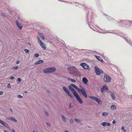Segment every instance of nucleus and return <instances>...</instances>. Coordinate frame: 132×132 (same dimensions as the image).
I'll return each instance as SVG.
<instances>
[{
    "instance_id": "obj_58",
    "label": "nucleus",
    "mask_w": 132,
    "mask_h": 132,
    "mask_svg": "<svg viewBox=\"0 0 132 132\" xmlns=\"http://www.w3.org/2000/svg\"><path fill=\"white\" fill-rule=\"evenodd\" d=\"M55 132H56V131H55Z\"/></svg>"
},
{
    "instance_id": "obj_43",
    "label": "nucleus",
    "mask_w": 132,
    "mask_h": 132,
    "mask_svg": "<svg viewBox=\"0 0 132 132\" xmlns=\"http://www.w3.org/2000/svg\"><path fill=\"white\" fill-rule=\"evenodd\" d=\"M3 93V92L2 91H0V95H2Z\"/></svg>"
},
{
    "instance_id": "obj_46",
    "label": "nucleus",
    "mask_w": 132,
    "mask_h": 132,
    "mask_svg": "<svg viewBox=\"0 0 132 132\" xmlns=\"http://www.w3.org/2000/svg\"><path fill=\"white\" fill-rule=\"evenodd\" d=\"M14 77L13 76H12L10 78L11 79H14Z\"/></svg>"
},
{
    "instance_id": "obj_49",
    "label": "nucleus",
    "mask_w": 132,
    "mask_h": 132,
    "mask_svg": "<svg viewBox=\"0 0 132 132\" xmlns=\"http://www.w3.org/2000/svg\"><path fill=\"white\" fill-rule=\"evenodd\" d=\"M124 128H125L124 127H123V126H122V127H121V129L122 130H124Z\"/></svg>"
},
{
    "instance_id": "obj_50",
    "label": "nucleus",
    "mask_w": 132,
    "mask_h": 132,
    "mask_svg": "<svg viewBox=\"0 0 132 132\" xmlns=\"http://www.w3.org/2000/svg\"><path fill=\"white\" fill-rule=\"evenodd\" d=\"M12 132H15L14 130L13 129H12Z\"/></svg>"
},
{
    "instance_id": "obj_56",
    "label": "nucleus",
    "mask_w": 132,
    "mask_h": 132,
    "mask_svg": "<svg viewBox=\"0 0 132 132\" xmlns=\"http://www.w3.org/2000/svg\"><path fill=\"white\" fill-rule=\"evenodd\" d=\"M28 44H30V43H28Z\"/></svg>"
},
{
    "instance_id": "obj_15",
    "label": "nucleus",
    "mask_w": 132,
    "mask_h": 132,
    "mask_svg": "<svg viewBox=\"0 0 132 132\" xmlns=\"http://www.w3.org/2000/svg\"><path fill=\"white\" fill-rule=\"evenodd\" d=\"M82 81L84 84H86L88 81L86 77H84L82 79Z\"/></svg>"
},
{
    "instance_id": "obj_41",
    "label": "nucleus",
    "mask_w": 132,
    "mask_h": 132,
    "mask_svg": "<svg viewBox=\"0 0 132 132\" xmlns=\"http://www.w3.org/2000/svg\"><path fill=\"white\" fill-rule=\"evenodd\" d=\"M130 42H129V41H128V42H129V44H130L131 46H132V42L131 41H130Z\"/></svg>"
},
{
    "instance_id": "obj_4",
    "label": "nucleus",
    "mask_w": 132,
    "mask_h": 132,
    "mask_svg": "<svg viewBox=\"0 0 132 132\" xmlns=\"http://www.w3.org/2000/svg\"><path fill=\"white\" fill-rule=\"evenodd\" d=\"M88 97L98 102L99 104H102V101L100 99L96 97L93 96H89Z\"/></svg>"
},
{
    "instance_id": "obj_53",
    "label": "nucleus",
    "mask_w": 132,
    "mask_h": 132,
    "mask_svg": "<svg viewBox=\"0 0 132 132\" xmlns=\"http://www.w3.org/2000/svg\"><path fill=\"white\" fill-rule=\"evenodd\" d=\"M4 132H8L6 130H4Z\"/></svg>"
},
{
    "instance_id": "obj_2",
    "label": "nucleus",
    "mask_w": 132,
    "mask_h": 132,
    "mask_svg": "<svg viewBox=\"0 0 132 132\" xmlns=\"http://www.w3.org/2000/svg\"><path fill=\"white\" fill-rule=\"evenodd\" d=\"M56 68L55 67H52L44 69L43 72L45 73H48L54 72Z\"/></svg>"
},
{
    "instance_id": "obj_9",
    "label": "nucleus",
    "mask_w": 132,
    "mask_h": 132,
    "mask_svg": "<svg viewBox=\"0 0 132 132\" xmlns=\"http://www.w3.org/2000/svg\"><path fill=\"white\" fill-rule=\"evenodd\" d=\"M80 65L85 69H88L89 68V65L85 63H81Z\"/></svg>"
},
{
    "instance_id": "obj_37",
    "label": "nucleus",
    "mask_w": 132,
    "mask_h": 132,
    "mask_svg": "<svg viewBox=\"0 0 132 132\" xmlns=\"http://www.w3.org/2000/svg\"><path fill=\"white\" fill-rule=\"evenodd\" d=\"M7 87L8 88H11V85L10 84H8L7 85Z\"/></svg>"
},
{
    "instance_id": "obj_52",
    "label": "nucleus",
    "mask_w": 132,
    "mask_h": 132,
    "mask_svg": "<svg viewBox=\"0 0 132 132\" xmlns=\"http://www.w3.org/2000/svg\"><path fill=\"white\" fill-rule=\"evenodd\" d=\"M10 110L12 112H13V110H12L11 108H10Z\"/></svg>"
},
{
    "instance_id": "obj_3",
    "label": "nucleus",
    "mask_w": 132,
    "mask_h": 132,
    "mask_svg": "<svg viewBox=\"0 0 132 132\" xmlns=\"http://www.w3.org/2000/svg\"><path fill=\"white\" fill-rule=\"evenodd\" d=\"M95 71L96 74L98 75H100L101 73H103L104 72L102 70L97 67H95Z\"/></svg>"
},
{
    "instance_id": "obj_30",
    "label": "nucleus",
    "mask_w": 132,
    "mask_h": 132,
    "mask_svg": "<svg viewBox=\"0 0 132 132\" xmlns=\"http://www.w3.org/2000/svg\"><path fill=\"white\" fill-rule=\"evenodd\" d=\"M24 51L26 53H28L29 52V50L27 49H25Z\"/></svg>"
},
{
    "instance_id": "obj_34",
    "label": "nucleus",
    "mask_w": 132,
    "mask_h": 132,
    "mask_svg": "<svg viewBox=\"0 0 132 132\" xmlns=\"http://www.w3.org/2000/svg\"><path fill=\"white\" fill-rule=\"evenodd\" d=\"M21 80V79L20 78H18L17 79V81L19 82H20Z\"/></svg>"
},
{
    "instance_id": "obj_44",
    "label": "nucleus",
    "mask_w": 132,
    "mask_h": 132,
    "mask_svg": "<svg viewBox=\"0 0 132 132\" xmlns=\"http://www.w3.org/2000/svg\"><path fill=\"white\" fill-rule=\"evenodd\" d=\"M116 123V121L115 120H114L112 122V123L113 124H115Z\"/></svg>"
},
{
    "instance_id": "obj_45",
    "label": "nucleus",
    "mask_w": 132,
    "mask_h": 132,
    "mask_svg": "<svg viewBox=\"0 0 132 132\" xmlns=\"http://www.w3.org/2000/svg\"><path fill=\"white\" fill-rule=\"evenodd\" d=\"M71 79H71V78H69H69H67V80H70L71 81Z\"/></svg>"
},
{
    "instance_id": "obj_38",
    "label": "nucleus",
    "mask_w": 132,
    "mask_h": 132,
    "mask_svg": "<svg viewBox=\"0 0 132 132\" xmlns=\"http://www.w3.org/2000/svg\"><path fill=\"white\" fill-rule=\"evenodd\" d=\"M72 107L73 106H71V104L70 103L69 105V109H71V108H72Z\"/></svg>"
},
{
    "instance_id": "obj_32",
    "label": "nucleus",
    "mask_w": 132,
    "mask_h": 132,
    "mask_svg": "<svg viewBox=\"0 0 132 132\" xmlns=\"http://www.w3.org/2000/svg\"><path fill=\"white\" fill-rule=\"evenodd\" d=\"M13 68L14 70L17 69L18 68V66H17L16 67H13Z\"/></svg>"
},
{
    "instance_id": "obj_12",
    "label": "nucleus",
    "mask_w": 132,
    "mask_h": 132,
    "mask_svg": "<svg viewBox=\"0 0 132 132\" xmlns=\"http://www.w3.org/2000/svg\"><path fill=\"white\" fill-rule=\"evenodd\" d=\"M0 123L6 127H8V124L1 120H0Z\"/></svg>"
},
{
    "instance_id": "obj_39",
    "label": "nucleus",
    "mask_w": 132,
    "mask_h": 132,
    "mask_svg": "<svg viewBox=\"0 0 132 132\" xmlns=\"http://www.w3.org/2000/svg\"><path fill=\"white\" fill-rule=\"evenodd\" d=\"M47 125V126H51V124L50 123H48L47 122H46V123Z\"/></svg>"
},
{
    "instance_id": "obj_35",
    "label": "nucleus",
    "mask_w": 132,
    "mask_h": 132,
    "mask_svg": "<svg viewBox=\"0 0 132 132\" xmlns=\"http://www.w3.org/2000/svg\"><path fill=\"white\" fill-rule=\"evenodd\" d=\"M34 55L36 57H38L39 56V54L38 53L35 54Z\"/></svg>"
},
{
    "instance_id": "obj_11",
    "label": "nucleus",
    "mask_w": 132,
    "mask_h": 132,
    "mask_svg": "<svg viewBox=\"0 0 132 132\" xmlns=\"http://www.w3.org/2000/svg\"><path fill=\"white\" fill-rule=\"evenodd\" d=\"M68 88L73 93V95L76 93H77L75 90L70 86H69Z\"/></svg>"
},
{
    "instance_id": "obj_22",
    "label": "nucleus",
    "mask_w": 132,
    "mask_h": 132,
    "mask_svg": "<svg viewBox=\"0 0 132 132\" xmlns=\"http://www.w3.org/2000/svg\"><path fill=\"white\" fill-rule=\"evenodd\" d=\"M109 114V113L108 112H103L102 114V116L104 117L107 116Z\"/></svg>"
},
{
    "instance_id": "obj_42",
    "label": "nucleus",
    "mask_w": 132,
    "mask_h": 132,
    "mask_svg": "<svg viewBox=\"0 0 132 132\" xmlns=\"http://www.w3.org/2000/svg\"><path fill=\"white\" fill-rule=\"evenodd\" d=\"M45 115L46 116H48V113H47V112H45Z\"/></svg>"
},
{
    "instance_id": "obj_21",
    "label": "nucleus",
    "mask_w": 132,
    "mask_h": 132,
    "mask_svg": "<svg viewBox=\"0 0 132 132\" xmlns=\"http://www.w3.org/2000/svg\"><path fill=\"white\" fill-rule=\"evenodd\" d=\"M63 89L64 90L66 93H67V92H69V91L68 89H67L66 87L65 86L63 87Z\"/></svg>"
},
{
    "instance_id": "obj_13",
    "label": "nucleus",
    "mask_w": 132,
    "mask_h": 132,
    "mask_svg": "<svg viewBox=\"0 0 132 132\" xmlns=\"http://www.w3.org/2000/svg\"><path fill=\"white\" fill-rule=\"evenodd\" d=\"M81 92L82 93V95H83V96L86 98H87V95L86 92L84 90H82L81 91Z\"/></svg>"
},
{
    "instance_id": "obj_20",
    "label": "nucleus",
    "mask_w": 132,
    "mask_h": 132,
    "mask_svg": "<svg viewBox=\"0 0 132 132\" xmlns=\"http://www.w3.org/2000/svg\"><path fill=\"white\" fill-rule=\"evenodd\" d=\"M43 60H40L37 62H36L35 63V64H36L37 65L38 64H40L41 63H43Z\"/></svg>"
},
{
    "instance_id": "obj_14",
    "label": "nucleus",
    "mask_w": 132,
    "mask_h": 132,
    "mask_svg": "<svg viewBox=\"0 0 132 132\" xmlns=\"http://www.w3.org/2000/svg\"><path fill=\"white\" fill-rule=\"evenodd\" d=\"M101 125L103 126H105L107 125L108 127L110 126V123L106 122H104L101 123Z\"/></svg>"
},
{
    "instance_id": "obj_19",
    "label": "nucleus",
    "mask_w": 132,
    "mask_h": 132,
    "mask_svg": "<svg viewBox=\"0 0 132 132\" xmlns=\"http://www.w3.org/2000/svg\"><path fill=\"white\" fill-rule=\"evenodd\" d=\"M110 94L112 99L113 100H114L115 99V97L114 92H111Z\"/></svg>"
},
{
    "instance_id": "obj_23",
    "label": "nucleus",
    "mask_w": 132,
    "mask_h": 132,
    "mask_svg": "<svg viewBox=\"0 0 132 132\" xmlns=\"http://www.w3.org/2000/svg\"><path fill=\"white\" fill-rule=\"evenodd\" d=\"M111 109L113 110H115L116 109V107L115 105H112L111 106Z\"/></svg>"
},
{
    "instance_id": "obj_27",
    "label": "nucleus",
    "mask_w": 132,
    "mask_h": 132,
    "mask_svg": "<svg viewBox=\"0 0 132 132\" xmlns=\"http://www.w3.org/2000/svg\"><path fill=\"white\" fill-rule=\"evenodd\" d=\"M70 122L71 124H72L73 123V119L71 118L70 120Z\"/></svg>"
},
{
    "instance_id": "obj_1",
    "label": "nucleus",
    "mask_w": 132,
    "mask_h": 132,
    "mask_svg": "<svg viewBox=\"0 0 132 132\" xmlns=\"http://www.w3.org/2000/svg\"><path fill=\"white\" fill-rule=\"evenodd\" d=\"M67 69L69 73L71 74L74 73L78 71V70L76 67L73 66L68 67Z\"/></svg>"
},
{
    "instance_id": "obj_28",
    "label": "nucleus",
    "mask_w": 132,
    "mask_h": 132,
    "mask_svg": "<svg viewBox=\"0 0 132 132\" xmlns=\"http://www.w3.org/2000/svg\"><path fill=\"white\" fill-rule=\"evenodd\" d=\"M71 86L73 87L75 89H76V88H77V86L74 84H71Z\"/></svg>"
},
{
    "instance_id": "obj_6",
    "label": "nucleus",
    "mask_w": 132,
    "mask_h": 132,
    "mask_svg": "<svg viewBox=\"0 0 132 132\" xmlns=\"http://www.w3.org/2000/svg\"><path fill=\"white\" fill-rule=\"evenodd\" d=\"M110 77L106 73H105L104 78L103 79L104 81L106 82H109L111 80Z\"/></svg>"
},
{
    "instance_id": "obj_31",
    "label": "nucleus",
    "mask_w": 132,
    "mask_h": 132,
    "mask_svg": "<svg viewBox=\"0 0 132 132\" xmlns=\"http://www.w3.org/2000/svg\"><path fill=\"white\" fill-rule=\"evenodd\" d=\"M79 87L80 88V89L81 91L82 90H84V89L82 87V86H81L80 85L79 86Z\"/></svg>"
},
{
    "instance_id": "obj_55",
    "label": "nucleus",
    "mask_w": 132,
    "mask_h": 132,
    "mask_svg": "<svg viewBox=\"0 0 132 132\" xmlns=\"http://www.w3.org/2000/svg\"><path fill=\"white\" fill-rule=\"evenodd\" d=\"M32 132H35V131H33ZM37 132H38V131H37Z\"/></svg>"
},
{
    "instance_id": "obj_17",
    "label": "nucleus",
    "mask_w": 132,
    "mask_h": 132,
    "mask_svg": "<svg viewBox=\"0 0 132 132\" xmlns=\"http://www.w3.org/2000/svg\"><path fill=\"white\" fill-rule=\"evenodd\" d=\"M94 56L96 58V59L100 61H101L102 62H103V59L102 58H101L100 56H97L96 55H94Z\"/></svg>"
},
{
    "instance_id": "obj_7",
    "label": "nucleus",
    "mask_w": 132,
    "mask_h": 132,
    "mask_svg": "<svg viewBox=\"0 0 132 132\" xmlns=\"http://www.w3.org/2000/svg\"><path fill=\"white\" fill-rule=\"evenodd\" d=\"M74 96L76 98L77 100L79 103L81 104L82 103L83 101L82 99L77 93H75L74 94Z\"/></svg>"
},
{
    "instance_id": "obj_8",
    "label": "nucleus",
    "mask_w": 132,
    "mask_h": 132,
    "mask_svg": "<svg viewBox=\"0 0 132 132\" xmlns=\"http://www.w3.org/2000/svg\"><path fill=\"white\" fill-rule=\"evenodd\" d=\"M38 41L39 42V44L45 50L46 48L45 45L43 44V43L40 40L39 37H38Z\"/></svg>"
},
{
    "instance_id": "obj_51",
    "label": "nucleus",
    "mask_w": 132,
    "mask_h": 132,
    "mask_svg": "<svg viewBox=\"0 0 132 132\" xmlns=\"http://www.w3.org/2000/svg\"><path fill=\"white\" fill-rule=\"evenodd\" d=\"M24 93H27V91H25L24 92Z\"/></svg>"
},
{
    "instance_id": "obj_18",
    "label": "nucleus",
    "mask_w": 132,
    "mask_h": 132,
    "mask_svg": "<svg viewBox=\"0 0 132 132\" xmlns=\"http://www.w3.org/2000/svg\"><path fill=\"white\" fill-rule=\"evenodd\" d=\"M8 120H13L15 122H17V120L15 119L13 117H9L8 118Z\"/></svg>"
},
{
    "instance_id": "obj_57",
    "label": "nucleus",
    "mask_w": 132,
    "mask_h": 132,
    "mask_svg": "<svg viewBox=\"0 0 132 132\" xmlns=\"http://www.w3.org/2000/svg\"><path fill=\"white\" fill-rule=\"evenodd\" d=\"M81 124L82 125V123H81Z\"/></svg>"
},
{
    "instance_id": "obj_16",
    "label": "nucleus",
    "mask_w": 132,
    "mask_h": 132,
    "mask_svg": "<svg viewBox=\"0 0 132 132\" xmlns=\"http://www.w3.org/2000/svg\"><path fill=\"white\" fill-rule=\"evenodd\" d=\"M16 23L17 26L18 27L19 29L20 30H21L22 29L23 26H21V24H20V23H19L17 21H16Z\"/></svg>"
},
{
    "instance_id": "obj_47",
    "label": "nucleus",
    "mask_w": 132,
    "mask_h": 132,
    "mask_svg": "<svg viewBox=\"0 0 132 132\" xmlns=\"http://www.w3.org/2000/svg\"><path fill=\"white\" fill-rule=\"evenodd\" d=\"M2 15L3 16H5V14L4 13H2Z\"/></svg>"
},
{
    "instance_id": "obj_5",
    "label": "nucleus",
    "mask_w": 132,
    "mask_h": 132,
    "mask_svg": "<svg viewBox=\"0 0 132 132\" xmlns=\"http://www.w3.org/2000/svg\"><path fill=\"white\" fill-rule=\"evenodd\" d=\"M88 97L98 102L99 104H102V101L100 99L96 97L93 96H89Z\"/></svg>"
},
{
    "instance_id": "obj_10",
    "label": "nucleus",
    "mask_w": 132,
    "mask_h": 132,
    "mask_svg": "<svg viewBox=\"0 0 132 132\" xmlns=\"http://www.w3.org/2000/svg\"><path fill=\"white\" fill-rule=\"evenodd\" d=\"M108 89V88L106 85H104L102 87L101 89V91L102 92H105V91L107 90Z\"/></svg>"
},
{
    "instance_id": "obj_26",
    "label": "nucleus",
    "mask_w": 132,
    "mask_h": 132,
    "mask_svg": "<svg viewBox=\"0 0 132 132\" xmlns=\"http://www.w3.org/2000/svg\"><path fill=\"white\" fill-rule=\"evenodd\" d=\"M40 36V37L41 39H45V38L44 37L43 35L42 34H39Z\"/></svg>"
},
{
    "instance_id": "obj_48",
    "label": "nucleus",
    "mask_w": 132,
    "mask_h": 132,
    "mask_svg": "<svg viewBox=\"0 0 132 132\" xmlns=\"http://www.w3.org/2000/svg\"><path fill=\"white\" fill-rule=\"evenodd\" d=\"M19 62H20V61H17L16 62V64H18L19 63Z\"/></svg>"
},
{
    "instance_id": "obj_36",
    "label": "nucleus",
    "mask_w": 132,
    "mask_h": 132,
    "mask_svg": "<svg viewBox=\"0 0 132 132\" xmlns=\"http://www.w3.org/2000/svg\"><path fill=\"white\" fill-rule=\"evenodd\" d=\"M18 97L19 98H22L23 97V96L20 95H18Z\"/></svg>"
},
{
    "instance_id": "obj_40",
    "label": "nucleus",
    "mask_w": 132,
    "mask_h": 132,
    "mask_svg": "<svg viewBox=\"0 0 132 132\" xmlns=\"http://www.w3.org/2000/svg\"><path fill=\"white\" fill-rule=\"evenodd\" d=\"M71 81L72 82H76V81L74 79H72L71 80Z\"/></svg>"
},
{
    "instance_id": "obj_33",
    "label": "nucleus",
    "mask_w": 132,
    "mask_h": 132,
    "mask_svg": "<svg viewBox=\"0 0 132 132\" xmlns=\"http://www.w3.org/2000/svg\"><path fill=\"white\" fill-rule=\"evenodd\" d=\"M76 89L79 92H81L80 89H79L77 87V88H76Z\"/></svg>"
},
{
    "instance_id": "obj_29",
    "label": "nucleus",
    "mask_w": 132,
    "mask_h": 132,
    "mask_svg": "<svg viewBox=\"0 0 132 132\" xmlns=\"http://www.w3.org/2000/svg\"><path fill=\"white\" fill-rule=\"evenodd\" d=\"M74 120L77 123H79L80 122V121L77 119H75Z\"/></svg>"
},
{
    "instance_id": "obj_25",
    "label": "nucleus",
    "mask_w": 132,
    "mask_h": 132,
    "mask_svg": "<svg viewBox=\"0 0 132 132\" xmlns=\"http://www.w3.org/2000/svg\"><path fill=\"white\" fill-rule=\"evenodd\" d=\"M61 117L64 122H66V119L65 117L63 115H62Z\"/></svg>"
},
{
    "instance_id": "obj_54",
    "label": "nucleus",
    "mask_w": 132,
    "mask_h": 132,
    "mask_svg": "<svg viewBox=\"0 0 132 132\" xmlns=\"http://www.w3.org/2000/svg\"><path fill=\"white\" fill-rule=\"evenodd\" d=\"M124 130V131L125 132H126V130H125V129H124V130Z\"/></svg>"
},
{
    "instance_id": "obj_24",
    "label": "nucleus",
    "mask_w": 132,
    "mask_h": 132,
    "mask_svg": "<svg viewBox=\"0 0 132 132\" xmlns=\"http://www.w3.org/2000/svg\"><path fill=\"white\" fill-rule=\"evenodd\" d=\"M67 95L69 96L71 98H72L73 97V96L72 95V94L70 93V92L69 91V92H67V93H66Z\"/></svg>"
}]
</instances>
